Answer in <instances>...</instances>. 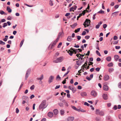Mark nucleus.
<instances>
[{"label": "nucleus", "mask_w": 121, "mask_h": 121, "mask_svg": "<svg viewBox=\"0 0 121 121\" xmlns=\"http://www.w3.org/2000/svg\"><path fill=\"white\" fill-rule=\"evenodd\" d=\"M64 58L63 56H61L57 58L54 60L53 62L54 63H58L62 62L64 60Z\"/></svg>", "instance_id": "obj_1"}, {"label": "nucleus", "mask_w": 121, "mask_h": 121, "mask_svg": "<svg viewBox=\"0 0 121 121\" xmlns=\"http://www.w3.org/2000/svg\"><path fill=\"white\" fill-rule=\"evenodd\" d=\"M90 20L88 19H86L85 22L83 24L85 27L89 26L90 25Z\"/></svg>", "instance_id": "obj_2"}, {"label": "nucleus", "mask_w": 121, "mask_h": 121, "mask_svg": "<svg viewBox=\"0 0 121 121\" xmlns=\"http://www.w3.org/2000/svg\"><path fill=\"white\" fill-rule=\"evenodd\" d=\"M96 114H99L102 116H103L104 115V113L103 112L100 111L98 109L96 110Z\"/></svg>", "instance_id": "obj_3"}, {"label": "nucleus", "mask_w": 121, "mask_h": 121, "mask_svg": "<svg viewBox=\"0 0 121 121\" xmlns=\"http://www.w3.org/2000/svg\"><path fill=\"white\" fill-rule=\"evenodd\" d=\"M58 40H59L56 39L55 41L53 42L52 44H51L49 46L51 47V48H52L56 44V43L58 41Z\"/></svg>", "instance_id": "obj_4"}, {"label": "nucleus", "mask_w": 121, "mask_h": 121, "mask_svg": "<svg viewBox=\"0 0 121 121\" xmlns=\"http://www.w3.org/2000/svg\"><path fill=\"white\" fill-rule=\"evenodd\" d=\"M73 52H74L75 54H76L77 53V52L75 51V49L73 50V51H72L71 50H69V51H68V52L71 56L73 54Z\"/></svg>", "instance_id": "obj_5"}, {"label": "nucleus", "mask_w": 121, "mask_h": 121, "mask_svg": "<svg viewBox=\"0 0 121 121\" xmlns=\"http://www.w3.org/2000/svg\"><path fill=\"white\" fill-rule=\"evenodd\" d=\"M103 89L104 90L106 91H108L109 89L108 86L106 85V84L105 83H104V84Z\"/></svg>", "instance_id": "obj_6"}, {"label": "nucleus", "mask_w": 121, "mask_h": 121, "mask_svg": "<svg viewBox=\"0 0 121 121\" xmlns=\"http://www.w3.org/2000/svg\"><path fill=\"white\" fill-rule=\"evenodd\" d=\"M91 95L94 97H95L97 95V93L94 91H92L91 92Z\"/></svg>", "instance_id": "obj_7"}, {"label": "nucleus", "mask_w": 121, "mask_h": 121, "mask_svg": "<svg viewBox=\"0 0 121 121\" xmlns=\"http://www.w3.org/2000/svg\"><path fill=\"white\" fill-rule=\"evenodd\" d=\"M54 77L53 76H50L48 80V82L49 83L52 82V80L54 79Z\"/></svg>", "instance_id": "obj_8"}, {"label": "nucleus", "mask_w": 121, "mask_h": 121, "mask_svg": "<svg viewBox=\"0 0 121 121\" xmlns=\"http://www.w3.org/2000/svg\"><path fill=\"white\" fill-rule=\"evenodd\" d=\"M74 119L73 117L69 116L67 118V121H73Z\"/></svg>", "instance_id": "obj_9"}, {"label": "nucleus", "mask_w": 121, "mask_h": 121, "mask_svg": "<svg viewBox=\"0 0 121 121\" xmlns=\"http://www.w3.org/2000/svg\"><path fill=\"white\" fill-rule=\"evenodd\" d=\"M53 113L51 112H49L48 113V116L50 118H52L53 117Z\"/></svg>", "instance_id": "obj_10"}, {"label": "nucleus", "mask_w": 121, "mask_h": 121, "mask_svg": "<svg viewBox=\"0 0 121 121\" xmlns=\"http://www.w3.org/2000/svg\"><path fill=\"white\" fill-rule=\"evenodd\" d=\"M109 78V76L107 75H105L104 77V81H107Z\"/></svg>", "instance_id": "obj_11"}, {"label": "nucleus", "mask_w": 121, "mask_h": 121, "mask_svg": "<svg viewBox=\"0 0 121 121\" xmlns=\"http://www.w3.org/2000/svg\"><path fill=\"white\" fill-rule=\"evenodd\" d=\"M46 100H43L41 102L39 106H44L46 105Z\"/></svg>", "instance_id": "obj_12"}, {"label": "nucleus", "mask_w": 121, "mask_h": 121, "mask_svg": "<svg viewBox=\"0 0 121 121\" xmlns=\"http://www.w3.org/2000/svg\"><path fill=\"white\" fill-rule=\"evenodd\" d=\"M30 73V71L29 70H27L26 72V76H25V79L26 80L27 79V78H28L29 75V74Z\"/></svg>", "instance_id": "obj_13"}, {"label": "nucleus", "mask_w": 121, "mask_h": 121, "mask_svg": "<svg viewBox=\"0 0 121 121\" xmlns=\"http://www.w3.org/2000/svg\"><path fill=\"white\" fill-rule=\"evenodd\" d=\"M63 32H60L58 35V36L57 38L56 39L59 40L60 37V36L61 35H62L63 34Z\"/></svg>", "instance_id": "obj_14"}, {"label": "nucleus", "mask_w": 121, "mask_h": 121, "mask_svg": "<svg viewBox=\"0 0 121 121\" xmlns=\"http://www.w3.org/2000/svg\"><path fill=\"white\" fill-rule=\"evenodd\" d=\"M81 95L82 96H85L87 95L86 93L85 92H82L81 93Z\"/></svg>", "instance_id": "obj_15"}, {"label": "nucleus", "mask_w": 121, "mask_h": 121, "mask_svg": "<svg viewBox=\"0 0 121 121\" xmlns=\"http://www.w3.org/2000/svg\"><path fill=\"white\" fill-rule=\"evenodd\" d=\"M53 112L55 115H56L58 114V110L57 109H55L53 110Z\"/></svg>", "instance_id": "obj_16"}, {"label": "nucleus", "mask_w": 121, "mask_h": 121, "mask_svg": "<svg viewBox=\"0 0 121 121\" xmlns=\"http://www.w3.org/2000/svg\"><path fill=\"white\" fill-rule=\"evenodd\" d=\"M43 78V74L41 75V76L40 78H37V79L38 80H41Z\"/></svg>", "instance_id": "obj_17"}, {"label": "nucleus", "mask_w": 121, "mask_h": 121, "mask_svg": "<svg viewBox=\"0 0 121 121\" xmlns=\"http://www.w3.org/2000/svg\"><path fill=\"white\" fill-rule=\"evenodd\" d=\"M7 10L9 13H11L12 12V10L10 9L9 6H7Z\"/></svg>", "instance_id": "obj_18"}, {"label": "nucleus", "mask_w": 121, "mask_h": 121, "mask_svg": "<svg viewBox=\"0 0 121 121\" xmlns=\"http://www.w3.org/2000/svg\"><path fill=\"white\" fill-rule=\"evenodd\" d=\"M114 57L115 58V59L116 61L119 58V56L118 55H115L114 56Z\"/></svg>", "instance_id": "obj_19"}, {"label": "nucleus", "mask_w": 121, "mask_h": 121, "mask_svg": "<svg viewBox=\"0 0 121 121\" xmlns=\"http://www.w3.org/2000/svg\"><path fill=\"white\" fill-rule=\"evenodd\" d=\"M72 40V39L71 36H69L67 39V41L69 42L71 41Z\"/></svg>", "instance_id": "obj_20"}, {"label": "nucleus", "mask_w": 121, "mask_h": 121, "mask_svg": "<svg viewBox=\"0 0 121 121\" xmlns=\"http://www.w3.org/2000/svg\"><path fill=\"white\" fill-rule=\"evenodd\" d=\"M103 97L104 99L106 100L107 99V94H104L103 95Z\"/></svg>", "instance_id": "obj_21"}, {"label": "nucleus", "mask_w": 121, "mask_h": 121, "mask_svg": "<svg viewBox=\"0 0 121 121\" xmlns=\"http://www.w3.org/2000/svg\"><path fill=\"white\" fill-rule=\"evenodd\" d=\"M72 108L74 109V110L79 111H80V109L79 108L77 109L76 107H75V106H72Z\"/></svg>", "instance_id": "obj_22"}, {"label": "nucleus", "mask_w": 121, "mask_h": 121, "mask_svg": "<svg viewBox=\"0 0 121 121\" xmlns=\"http://www.w3.org/2000/svg\"><path fill=\"white\" fill-rule=\"evenodd\" d=\"M61 79V78L60 77L59 75H58L57 76L56 78V80L57 81H59Z\"/></svg>", "instance_id": "obj_23"}, {"label": "nucleus", "mask_w": 121, "mask_h": 121, "mask_svg": "<svg viewBox=\"0 0 121 121\" xmlns=\"http://www.w3.org/2000/svg\"><path fill=\"white\" fill-rule=\"evenodd\" d=\"M23 99H25V100L27 101H28L29 100V98L27 96H23Z\"/></svg>", "instance_id": "obj_24"}, {"label": "nucleus", "mask_w": 121, "mask_h": 121, "mask_svg": "<svg viewBox=\"0 0 121 121\" xmlns=\"http://www.w3.org/2000/svg\"><path fill=\"white\" fill-rule=\"evenodd\" d=\"M106 60L108 61H110L111 60V57L110 56H108L106 58Z\"/></svg>", "instance_id": "obj_25"}, {"label": "nucleus", "mask_w": 121, "mask_h": 121, "mask_svg": "<svg viewBox=\"0 0 121 121\" xmlns=\"http://www.w3.org/2000/svg\"><path fill=\"white\" fill-rule=\"evenodd\" d=\"M117 15V13L115 12L113 13L112 14V15L113 17H116Z\"/></svg>", "instance_id": "obj_26"}, {"label": "nucleus", "mask_w": 121, "mask_h": 121, "mask_svg": "<svg viewBox=\"0 0 121 121\" xmlns=\"http://www.w3.org/2000/svg\"><path fill=\"white\" fill-rule=\"evenodd\" d=\"M114 69L113 68H109L108 69V71L110 73H111L114 71Z\"/></svg>", "instance_id": "obj_27"}, {"label": "nucleus", "mask_w": 121, "mask_h": 121, "mask_svg": "<svg viewBox=\"0 0 121 121\" xmlns=\"http://www.w3.org/2000/svg\"><path fill=\"white\" fill-rule=\"evenodd\" d=\"M45 108H43V106H39L38 109L39 110H42V111H43V110Z\"/></svg>", "instance_id": "obj_28"}, {"label": "nucleus", "mask_w": 121, "mask_h": 121, "mask_svg": "<svg viewBox=\"0 0 121 121\" xmlns=\"http://www.w3.org/2000/svg\"><path fill=\"white\" fill-rule=\"evenodd\" d=\"M113 66V64L112 63H111L109 64L108 65V66L109 67H112Z\"/></svg>", "instance_id": "obj_29"}, {"label": "nucleus", "mask_w": 121, "mask_h": 121, "mask_svg": "<svg viewBox=\"0 0 121 121\" xmlns=\"http://www.w3.org/2000/svg\"><path fill=\"white\" fill-rule=\"evenodd\" d=\"M80 29V28H78L77 29L75 30V32L76 33H77L78 32H79Z\"/></svg>", "instance_id": "obj_30"}, {"label": "nucleus", "mask_w": 121, "mask_h": 121, "mask_svg": "<svg viewBox=\"0 0 121 121\" xmlns=\"http://www.w3.org/2000/svg\"><path fill=\"white\" fill-rule=\"evenodd\" d=\"M24 39H23L21 41V42L20 43V47H21L22 46V45L23 44V43L24 42Z\"/></svg>", "instance_id": "obj_31"}, {"label": "nucleus", "mask_w": 121, "mask_h": 121, "mask_svg": "<svg viewBox=\"0 0 121 121\" xmlns=\"http://www.w3.org/2000/svg\"><path fill=\"white\" fill-rule=\"evenodd\" d=\"M87 63L86 62H85L84 64L82 66V67L84 69L85 67V66H86L87 65Z\"/></svg>", "instance_id": "obj_32"}, {"label": "nucleus", "mask_w": 121, "mask_h": 121, "mask_svg": "<svg viewBox=\"0 0 121 121\" xmlns=\"http://www.w3.org/2000/svg\"><path fill=\"white\" fill-rule=\"evenodd\" d=\"M35 86L34 85H33L30 87V89L31 90H32L34 89Z\"/></svg>", "instance_id": "obj_33"}, {"label": "nucleus", "mask_w": 121, "mask_h": 121, "mask_svg": "<svg viewBox=\"0 0 121 121\" xmlns=\"http://www.w3.org/2000/svg\"><path fill=\"white\" fill-rule=\"evenodd\" d=\"M77 25V23H75L72 26V28H74Z\"/></svg>", "instance_id": "obj_34"}, {"label": "nucleus", "mask_w": 121, "mask_h": 121, "mask_svg": "<svg viewBox=\"0 0 121 121\" xmlns=\"http://www.w3.org/2000/svg\"><path fill=\"white\" fill-rule=\"evenodd\" d=\"M60 114L61 115H63L64 113V110H62L60 111Z\"/></svg>", "instance_id": "obj_35"}, {"label": "nucleus", "mask_w": 121, "mask_h": 121, "mask_svg": "<svg viewBox=\"0 0 121 121\" xmlns=\"http://www.w3.org/2000/svg\"><path fill=\"white\" fill-rule=\"evenodd\" d=\"M49 4L51 6H52L53 5L52 1L51 0H50L49 1Z\"/></svg>", "instance_id": "obj_36"}, {"label": "nucleus", "mask_w": 121, "mask_h": 121, "mask_svg": "<svg viewBox=\"0 0 121 121\" xmlns=\"http://www.w3.org/2000/svg\"><path fill=\"white\" fill-rule=\"evenodd\" d=\"M5 44V43L1 40H0V44L2 45H4Z\"/></svg>", "instance_id": "obj_37"}, {"label": "nucleus", "mask_w": 121, "mask_h": 121, "mask_svg": "<svg viewBox=\"0 0 121 121\" xmlns=\"http://www.w3.org/2000/svg\"><path fill=\"white\" fill-rule=\"evenodd\" d=\"M73 93L75 92L76 91V89L75 88H73L71 90Z\"/></svg>", "instance_id": "obj_38"}, {"label": "nucleus", "mask_w": 121, "mask_h": 121, "mask_svg": "<svg viewBox=\"0 0 121 121\" xmlns=\"http://www.w3.org/2000/svg\"><path fill=\"white\" fill-rule=\"evenodd\" d=\"M96 53L98 55L100 56H101V55H100V53L99 52V51H98L96 50Z\"/></svg>", "instance_id": "obj_39"}, {"label": "nucleus", "mask_w": 121, "mask_h": 121, "mask_svg": "<svg viewBox=\"0 0 121 121\" xmlns=\"http://www.w3.org/2000/svg\"><path fill=\"white\" fill-rule=\"evenodd\" d=\"M62 44V43H61V42L60 43H59V44H58V46H57V48H60V47L61 46V45Z\"/></svg>", "instance_id": "obj_40"}, {"label": "nucleus", "mask_w": 121, "mask_h": 121, "mask_svg": "<svg viewBox=\"0 0 121 121\" xmlns=\"http://www.w3.org/2000/svg\"><path fill=\"white\" fill-rule=\"evenodd\" d=\"M82 16V13H80L79 14V16H78L77 18V20H78L79 19V18L81 16Z\"/></svg>", "instance_id": "obj_41"}, {"label": "nucleus", "mask_w": 121, "mask_h": 121, "mask_svg": "<svg viewBox=\"0 0 121 121\" xmlns=\"http://www.w3.org/2000/svg\"><path fill=\"white\" fill-rule=\"evenodd\" d=\"M5 13V12L3 10H0V13L1 15H3Z\"/></svg>", "instance_id": "obj_42"}, {"label": "nucleus", "mask_w": 121, "mask_h": 121, "mask_svg": "<svg viewBox=\"0 0 121 121\" xmlns=\"http://www.w3.org/2000/svg\"><path fill=\"white\" fill-rule=\"evenodd\" d=\"M7 23H4L3 25V27H5V26H7Z\"/></svg>", "instance_id": "obj_43"}, {"label": "nucleus", "mask_w": 121, "mask_h": 121, "mask_svg": "<svg viewBox=\"0 0 121 121\" xmlns=\"http://www.w3.org/2000/svg\"><path fill=\"white\" fill-rule=\"evenodd\" d=\"M98 13H100L104 14V11L102 10H101L99 11Z\"/></svg>", "instance_id": "obj_44"}, {"label": "nucleus", "mask_w": 121, "mask_h": 121, "mask_svg": "<svg viewBox=\"0 0 121 121\" xmlns=\"http://www.w3.org/2000/svg\"><path fill=\"white\" fill-rule=\"evenodd\" d=\"M118 86L119 88H121V83L119 82L118 84Z\"/></svg>", "instance_id": "obj_45"}, {"label": "nucleus", "mask_w": 121, "mask_h": 121, "mask_svg": "<svg viewBox=\"0 0 121 121\" xmlns=\"http://www.w3.org/2000/svg\"><path fill=\"white\" fill-rule=\"evenodd\" d=\"M86 11H87V10H84L82 12V14H83V15H84L86 13Z\"/></svg>", "instance_id": "obj_46"}, {"label": "nucleus", "mask_w": 121, "mask_h": 121, "mask_svg": "<svg viewBox=\"0 0 121 121\" xmlns=\"http://www.w3.org/2000/svg\"><path fill=\"white\" fill-rule=\"evenodd\" d=\"M90 38V36L88 35H86L85 37V38L86 39H89Z\"/></svg>", "instance_id": "obj_47"}, {"label": "nucleus", "mask_w": 121, "mask_h": 121, "mask_svg": "<svg viewBox=\"0 0 121 121\" xmlns=\"http://www.w3.org/2000/svg\"><path fill=\"white\" fill-rule=\"evenodd\" d=\"M118 38L117 37V36H114L113 38V39L114 40H116Z\"/></svg>", "instance_id": "obj_48"}, {"label": "nucleus", "mask_w": 121, "mask_h": 121, "mask_svg": "<svg viewBox=\"0 0 121 121\" xmlns=\"http://www.w3.org/2000/svg\"><path fill=\"white\" fill-rule=\"evenodd\" d=\"M60 87V85L56 86V87H55V89H57L59 88Z\"/></svg>", "instance_id": "obj_49"}, {"label": "nucleus", "mask_w": 121, "mask_h": 121, "mask_svg": "<svg viewBox=\"0 0 121 121\" xmlns=\"http://www.w3.org/2000/svg\"><path fill=\"white\" fill-rule=\"evenodd\" d=\"M107 26L106 24H104L103 25V27L105 29L106 27Z\"/></svg>", "instance_id": "obj_50"}, {"label": "nucleus", "mask_w": 121, "mask_h": 121, "mask_svg": "<svg viewBox=\"0 0 121 121\" xmlns=\"http://www.w3.org/2000/svg\"><path fill=\"white\" fill-rule=\"evenodd\" d=\"M19 112V110L18 108H17L16 109V112L18 113Z\"/></svg>", "instance_id": "obj_51"}, {"label": "nucleus", "mask_w": 121, "mask_h": 121, "mask_svg": "<svg viewBox=\"0 0 121 121\" xmlns=\"http://www.w3.org/2000/svg\"><path fill=\"white\" fill-rule=\"evenodd\" d=\"M77 39L79 40H80L81 38V37L79 36H77Z\"/></svg>", "instance_id": "obj_52"}, {"label": "nucleus", "mask_w": 121, "mask_h": 121, "mask_svg": "<svg viewBox=\"0 0 121 121\" xmlns=\"http://www.w3.org/2000/svg\"><path fill=\"white\" fill-rule=\"evenodd\" d=\"M7 19L8 20H11V17H10V16H9L7 18Z\"/></svg>", "instance_id": "obj_53"}, {"label": "nucleus", "mask_w": 121, "mask_h": 121, "mask_svg": "<svg viewBox=\"0 0 121 121\" xmlns=\"http://www.w3.org/2000/svg\"><path fill=\"white\" fill-rule=\"evenodd\" d=\"M100 68H97L95 69L96 71L98 72H99L100 70Z\"/></svg>", "instance_id": "obj_54"}, {"label": "nucleus", "mask_w": 121, "mask_h": 121, "mask_svg": "<svg viewBox=\"0 0 121 121\" xmlns=\"http://www.w3.org/2000/svg\"><path fill=\"white\" fill-rule=\"evenodd\" d=\"M35 97V96L33 95H31L30 97V98L31 99H32L33 98H34Z\"/></svg>", "instance_id": "obj_55"}, {"label": "nucleus", "mask_w": 121, "mask_h": 121, "mask_svg": "<svg viewBox=\"0 0 121 121\" xmlns=\"http://www.w3.org/2000/svg\"><path fill=\"white\" fill-rule=\"evenodd\" d=\"M86 34V32L85 31H84L82 32V35H85Z\"/></svg>", "instance_id": "obj_56"}, {"label": "nucleus", "mask_w": 121, "mask_h": 121, "mask_svg": "<svg viewBox=\"0 0 121 121\" xmlns=\"http://www.w3.org/2000/svg\"><path fill=\"white\" fill-rule=\"evenodd\" d=\"M82 88V87L80 86H78V89H81Z\"/></svg>", "instance_id": "obj_57"}, {"label": "nucleus", "mask_w": 121, "mask_h": 121, "mask_svg": "<svg viewBox=\"0 0 121 121\" xmlns=\"http://www.w3.org/2000/svg\"><path fill=\"white\" fill-rule=\"evenodd\" d=\"M70 14V13H66L65 14V16L67 17Z\"/></svg>", "instance_id": "obj_58"}, {"label": "nucleus", "mask_w": 121, "mask_h": 121, "mask_svg": "<svg viewBox=\"0 0 121 121\" xmlns=\"http://www.w3.org/2000/svg\"><path fill=\"white\" fill-rule=\"evenodd\" d=\"M84 105H87V106H89V104L86 102H85L84 103Z\"/></svg>", "instance_id": "obj_59"}, {"label": "nucleus", "mask_w": 121, "mask_h": 121, "mask_svg": "<svg viewBox=\"0 0 121 121\" xmlns=\"http://www.w3.org/2000/svg\"><path fill=\"white\" fill-rule=\"evenodd\" d=\"M94 70V68H92L90 69V71L91 72H92Z\"/></svg>", "instance_id": "obj_60"}, {"label": "nucleus", "mask_w": 121, "mask_h": 121, "mask_svg": "<svg viewBox=\"0 0 121 121\" xmlns=\"http://www.w3.org/2000/svg\"><path fill=\"white\" fill-rule=\"evenodd\" d=\"M120 48V47L119 46H116L115 47V48L117 49H119Z\"/></svg>", "instance_id": "obj_61"}, {"label": "nucleus", "mask_w": 121, "mask_h": 121, "mask_svg": "<svg viewBox=\"0 0 121 121\" xmlns=\"http://www.w3.org/2000/svg\"><path fill=\"white\" fill-rule=\"evenodd\" d=\"M90 53V51H88L87 52V53L86 54V55H87L88 56H89V55Z\"/></svg>", "instance_id": "obj_62"}, {"label": "nucleus", "mask_w": 121, "mask_h": 121, "mask_svg": "<svg viewBox=\"0 0 121 121\" xmlns=\"http://www.w3.org/2000/svg\"><path fill=\"white\" fill-rule=\"evenodd\" d=\"M86 79L89 81H90L91 80V79L88 76H87L86 77Z\"/></svg>", "instance_id": "obj_63"}, {"label": "nucleus", "mask_w": 121, "mask_h": 121, "mask_svg": "<svg viewBox=\"0 0 121 121\" xmlns=\"http://www.w3.org/2000/svg\"><path fill=\"white\" fill-rule=\"evenodd\" d=\"M119 7V5H115L114 6V8L115 9H117Z\"/></svg>", "instance_id": "obj_64"}]
</instances>
